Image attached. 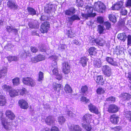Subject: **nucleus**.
I'll return each mask as SVG.
<instances>
[{
    "mask_svg": "<svg viewBox=\"0 0 131 131\" xmlns=\"http://www.w3.org/2000/svg\"><path fill=\"white\" fill-rule=\"evenodd\" d=\"M94 67L96 68H99L101 67V65L100 63L97 61L94 62Z\"/></svg>",
    "mask_w": 131,
    "mask_h": 131,
    "instance_id": "obj_59",
    "label": "nucleus"
},
{
    "mask_svg": "<svg viewBox=\"0 0 131 131\" xmlns=\"http://www.w3.org/2000/svg\"><path fill=\"white\" fill-rule=\"evenodd\" d=\"M82 125L83 128L87 131H90L92 129L90 123L88 124L82 123Z\"/></svg>",
    "mask_w": 131,
    "mask_h": 131,
    "instance_id": "obj_35",
    "label": "nucleus"
},
{
    "mask_svg": "<svg viewBox=\"0 0 131 131\" xmlns=\"http://www.w3.org/2000/svg\"><path fill=\"white\" fill-rule=\"evenodd\" d=\"M106 61L110 64L114 66H117V63L114 61L113 58L109 57H107L106 58Z\"/></svg>",
    "mask_w": 131,
    "mask_h": 131,
    "instance_id": "obj_21",
    "label": "nucleus"
},
{
    "mask_svg": "<svg viewBox=\"0 0 131 131\" xmlns=\"http://www.w3.org/2000/svg\"><path fill=\"white\" fill-rule=\"evenodd\" d=\"M22 82L25 85L31 87L34 86L36 84L35 80L30 77L23 78L22 79Z\"/></svg>",
    "mask_w": 131,
    "mask_h": 131,
    "instance_id": "obj_2",
    "label": "nucleus"
},
{
    "mask_svg": "<svg viewBox=\"0 0 131 131\" xmlns=\"http://www.w3.org/2000/svg\"><path fill=\"white\" fill-rule=\"evenodd\" d=\"M120 97L123 101H129L131 98V95L127 93H123L120 95Z\"/></svg>",
    "mask_w": 131,
    "mask_h": 131,
    "instance_id": "obj_12",
    "label": "nucleus"
},
{
    "mask_svg": "<svg viewBox=\"0 0 131 131\" xmlns=\"http://www.w3.org/2000/svg\"><path fill=\"white\" fill-rule=\"evenodd\" d=\"M120 51L119 47L117 46L114 49L113 51V53L114 54H115L118 55L120 54Z\"/></svg>",
    "mask_w": 131,
    "mask_h": 131,
    "instance_id": "obj_49",
    "label": "nucleus"
},
{
    "mask_svg": "<svg viewBox=\"0 0 131 131\" xmlns=\"http://www.w3.org/2000/svg\"><path fill=\"white\" fill-rule=\"evenodd\" d=\"M13 28H12L11 26H7L6 29L7 32L8 33H10L13 31Z\"/></svg>",
    "mask_w": 131,
    "mask_h": 131,
    "instance_id": "obj_60",
    "label": "nucleus"
},
{
    "mask_svg": "<svg viewBox=\"0 0 131 131\" xmlns=\"http://www.w3.org/2000/svg\"><path fill=\"white\" fill-rule=\"evenodd\" d=\"M98 27L99 33L100 34H103L104 31L105 29L104 27L101 25H98Z\"/></svg>",
    "mask_w": 131,
    "mask_h": 131,
    "instance_id": "obj_46",
    "label": "nucleus"
},
{
    "mask_svg": "<svg viewBox=\"0 0 131 131\" xmlns=\"http://www.w3.org/2000/svg\"><path fill=\"white\" fill-rule=\"evenodd\" d=\"M19 95L23 96L27 92V90L25 88H23L21 89H19Z\"/></svg>",
    "mask_w": 131,
    "mask_h": 131,
    "instance_id": "obj_44",
    "label": "nucleus"
},
{
    "mask_svg": "<svg viewBox=\"0 0 131 131\" xmlns=\"http://www.w3.org/2000/svg\"><path fill=\"white\" fill-rule=\"evenodd\" d=\"M108 18L109 20L114 23H115L116 21V18L115 16L113 14L109 15Z\"/></svg>",
    "mask_w": 131,
    "mask_h": 131,
    "instance_id": "obj_34",
    "label": "nucleus"
},
{
    "mask_svg": "<svg viewBox=\"0 0 131 131\" xmlns=\"http://www.w3.org/2000/svg\"><path fill=\"white\" fill-rule=\"evenodd\" d=\"M119 108L117 105L114 104H110L107 108V111L109 113H115L119 110Z\"/></svg>",
    "mask_w": 131,
    "mask_h": 131,
    "instance_id": "obj_6",
    "label": "nucleus"
},
{
    "mask_svg": "<svg viewBox=\"0 0 131 131\" xmlns=\"http://www.w3.org/2000/svg\"><path fill=\"white\" fill-rule=\"evenodd\" d=\"M92 118V115L89 113L85 114L83 116L82 119L83 121L87 122V121L91 120Z\"/></svg>",
    "mask_w": 131,
    "mask_h": 131,
    "instance_id": "obj_32",
    "label": "nucleus"
},
{
    "mask_svg": "<svg viewBox=\"0 0 131 131\" xmlns=\"http://www.w3.org/2000/svg\"><path fill=\"white\" fill-rule=\"evenodd\" d=\"M65 34L68 36V38H71L74 37V33L72 31L71 29L69 30H66L65 31Z\"/></svg>",
    "mask_w": 131,
    "mask_h": 131,
    "instance_id": "obj_28",
    "label": "nucleus"
},
{
    "mask_svg": "<svg viewBox=\"0 0 131 131\" xmlns=\"http://www.w3.org/2000/svg\"><path fill=\"white\" fill-rule=\"evenodd\" d=\"M112 129H114L115 131H119L122 129V127L120 126H117L113 127Z\"/></svg>",
    "mask_w": 131,
    "mask_h": 131,
    "instance_id": "obj_63",
    "label": "nucleus"
},
{
    "mask_svg": "<svg viewBox=\"0 0 131 131\" xmlns=\"http://www.w3.org/2000/svg\"><path fill=\"white\" fill-rule=\"evenodd\" d=\"M12 83L14 86H17L20 84V79L19 77H16L12 79Z\"/></svg>",
    "mask_w": 131,
    "mask_h": 131,
    "instance_id": "obj_33",
    "label": "nucleus"
},
{
    "mask_svg": "<svg viewBox=\"0 0 131 131\" xmlns=\"http://www.w3.org/2000/svg\"><path fill=\"white\" fill-rule=\"evenodd\" d=\"M30 61L32 63H36L38 62L36 56L31 58Z\"/></svg>",
    "mask_w": 131,
    "mask_h": 131,
    "instance_id": "obj_55",
    "label": "nucleus"
},
{
    "mask_svg": "<svg viewBox=\"0 0 131 131\" xmlns=\"http://www.w3.org/2000/svg\"><path fill=\"white\" fill-rule=\"evenodd\" d=\"M55 78L57 80L59 81L61 80L62 78V76L61 74L58 73L55 75Z\"/></svg>",
    "mask_w": 131,
    "mask_h": 131,
    "instance_id": "obj_57",
    "label": "nucleus"
},
{
    "mask_svg": "<svg viewBox=\"0 0 131 131\" xmlns=\"http://www.w3.org/2000/svg\"><path fill=\"white\" fill-rule=\"evenodd\" d=\"M106 43L105 41L102 39L100 40L98 39L97 44L100 46H103Z\"/></svg>",
    "mask_w": 131,
    "mask_h": 131,
    "instance_id": "obj_47",
    "label": "nucleus"
},
{
    "mask_svg": "<svg viewBox=\"0 0 131 131\" xmlns=\"http://www.w3.org/2000/svg\"><path fill=\"white\" fill-rule=\"evenodd\" d=\"M88 60V59L86 56H83L81 58L80 62L83 66L84 67L86 65Z\"/></svg>",
    "mask_w": 131,
    "mask_h": 131,
    "instance_id": "obj_26",
    "label": "nucleus"
},
{
    "mask_svg": "<svg viewBox=\"0 0 131 131\" xmlns=\"http://www.w3.org/2000/svg\"><path fill=\"white\" fill-rule=\"evenodd\" d=\"M119 117L116 114H113L110 116V120L111 122L114 125L117 124L118 121Z\"/></svg>",
    "mask_w": 131,
    "mask_h": 131,
    "instance_id": "obj_13",
    "label": "nucleus"
},
{
    "mask_svg": "<svg viewBox=\"0 0 131 131\" xmlns=\"http://www.w3.org/2000/svg\"><path fill=\"white\" fill-rule=\"evenodd\" d=\"M128 45L131 46V35H129L127 37V43Z\"/></svg>",
    "mask_w": 131,
    "mask_h": 131,
    "instance_id": "obj_61",
    "label": "nucleus"
},
{
    "mask_svg": "<svg viewBox=\"0 0 131 131\" xmlns=\"http://www.w3.org/2000/svg\"><path fill=\"white\" fill-rule=\"evenodd\" d=\"M124 115L126 119L131 122V111H128L126 112Z\"/></svg>",
    "mask_w": 131,
    "mask_h": 131,
    "instance_id": "obj_31",
    "label": "nucleus"
},
{
    "mask_svg": "<svg viewBox=\"0 0 131 131\" xmlns=\"http://www.w3.org/2000/svg\"><path fill=\"white\" fill-rule=\"evenodd\" d=\"M85 9L86 10L87 13L91 16V17H94L96 15L95 13H92L93 12V8L91 6L87 5L86 6Z\"/></svg>",
    "mask_w": 131,
    "mask_h": 131,
    "instance_id": "obj_20",
    "label": "nucleus"
},
{
    "mask_svg": "<svg viewBox=\"0 0 131 131\" xmlns=\"http://www.w3.org/2000/svg\"><path fill=\"white\" fill-rule=\"evenodd\" d=\"M5 114L6 116L10 120L14 119L15 117V115L14 113L10 110H7L5 112Z\"/></svg>",
    "mask_w": 131,
    "mask_h": 131,
    "instance_id": "obj_17",
    "label": "nucleus"
},
{
    "mask_svg": "<svg viewBox=\"0 0 131 131\" xmlns=\"http://www.w3.org/2000/svg\"><path fill=\"white\" fill-rule=\"evenodd\" d=\"M125 6L126 7H131V0H127L126 2Z\"/></svg>",
    "mask_w": 131,
    "mask_h": 131,
    "instance_id": "obj_62",
    "label": "nucleus"
},
{
    "mask_svg": "<svg viewBox=\"0 0 131 131\" xmlns=\"http://www.w3.org/2000/svg\"><path fill=\"white\" fill-rule=\"evenodd\" d=\"M80 101L83 102H85V103H89L90 101L89 99H87L86 97L82 96L80 98Z\"/></svg>",
    "mask_w": 131,
    "mask_h": 131,
    "instance_id": "obj_51",
    "label": "nucleus"
},
{
    "mask_svg": "<svg viewBox=\"0 0 131 131\" xmlns=\"http://www.w3.org/2000/svg\"><path fill=\"white\" fill-rule=\"evenodd\" d=\"M50 27V24L49 22L46 21L42 23L40 26V31L42 33H47Z\"/></svg>",
    "mask_w": 131,
    "mask_h": 131,
    "instance_id": "obj_5",
    "label": "nucleus"
},
{
    "mask_svg": "<svg viewBox=\"0 0 131 131\" xmlns=\"http://www.w3.org/2000/svg\"><path fill=\"white\" fill-rule=\"evenodd\" d=\"M103 73L105 77H109L111 76L112 74V69L107 65H105L103 66L102 68Z\"/></svg>",
    "mask_w": 131,
    "mask_h": 131,
    "instance_id": "obj_4",
    "label": "nucleus"
},
{
    "mask_svg": "<svg viewBox=\"0 0 131 131\" xmlns=\"http://www.w3.org/2000/svg\"><path fill=\"white\" fill-rule=\"evenodd\" d=\"M70 131H82V129L78 125H72L69 127Z\"/></svg>",
    "mask_w": 131,
    "mask_h": 131,
    "instance_id": "obj_15",
    "label": "nucleus"
},
{
    "mask_svg": "<svg viewBox=\"0 0 131 131\" xmlns=\"http://www.w3.org/2000/svg\"><path fill=\"white\" fill-rule=\"evenodd\" d=\"M7 68L6 67H4L0 70V79L7 75Z\"/></svg>",
    "mask_w": 131,
    "mask_h": 131,
    "instance_id": "obj_22",
    "label": "nucleus"
},
{
    "mask_svg": "<svg viewBox=\"0 0 131 131\" xmlns=\"http://www.w3.org/2000/svg\"><path fill=\"white\" fill-rule=\"evenodd\" d=\"M18 103L20 108L22 109L26 110L29 107L28 104L25 99H21L19 100L18 101Z\"/></svg>",
    "mask_w": 131,
    "mask_h": 131,
    "instance_id": "obj_7",
    "label": "nucleus"
},
{
    "mask_svg": "<svg viewBox=\"0 0 131 131\" xmlns=\"http://www.w3.org/2000/svg\"><path fill=\"white\" fill-rule=\"evenodd\" d=\"M7 5L9 8H14L17 9L18 8V5L12 1L9 0L7 3Z\"/></svg>",
    "mask_w": 131,
    "mask_h": 131,
    "instance_id": "obj_23",
    "label": "nucleus"
},
{
    "mask_svg": "<svg viewBox=\"0 0 131 131\" xmlns=\"http://www.w3.org/2000/svg\"><path fill=\"white\" fill-rule=\"evenodd\" d=\"M31 56V53L29 51L25 52L22 53L21 54V56L22 58H26L28 57H30Z\"/></svg>",
    "mask_w": 131,
    "mask_h": 131,
    "instance_id": "obj_45",
    "label": "nucleus"
},
{
    "mask_svg": "<svg viewBox=\"0 0 131 131\" xmlns=\"http://www.w3.org/2000/svg\"><path fill=\"white\" fill-rule=\"evenodd\" d=\"M124 2L120 1L113 5L111 7L112 10H118L122 8L124 6Z\"/></svg>",
    "mask_w": 131,
    "mask_h": 131,
    "instance_id": "obj_9",
    "label": "nucleus"
},
{
    "mask_svg": "<svg viewBox=\"0 0 131 131\" xmlns=\"http://www.w3.org/2000/svg\"><path fill=\"white\" fill-rule=\"evenodd\" d=\"M9 93L10 96L12 98L19 95L18 89H11L9 91Z\"/></svg>",
    "mask_w": 131,
    "mask_h": 131,
    "instance_id": "obj_14",
    "label": "nucleus"
},
{
    "mask_svg": "<svg viewBox=\"0 0 131 131\" xmlns=\"http://www.w3.org/2000/svg\"><path fill=\"white\" fill-rule=\"evenodd\" d=\"M38 79V81L40 82L44 79V73L40 71L39 72Z\"/></svg>",
    "mask_w": 131,
    "mask_h": 131,
    "instance_id": "obj_43",
    "label": "nucleus"
},
{
    "mask_svg": "<svg viewBox=\"0 0 131 131\" xmlns=\"http://www.w3.org/2000/svg\"><path fill=\"white\" fill-rule=\"evenodd\" d=\"M118 39L121 41L124 42L126 39L127 37L125 33L118 34L117 36Z\"/></svg>",
    "mask_w": 131,
    "mask_h": 131,
    "instance_id": "obj_25",
    "label": "nucleus"
},
{
    "mask_svg": "<svg viewBox=\"0 0 131 131\" xmlns=\"http://www.w3.org/2000/svg\"><path fill=\"white\" fill-rule=\"evenodd\" d=\"M96 20L97 23L100 24H103L104 22V18L101 16L97 17Z\"/></svg>",
    "mask_w": 131,
    "mask_h": 131,
    "instance_id": "obj_52",
    "label": "nucleus"
},
{
    "mask_svg": "<svg viewBox=\"0 0 131 131\" xmlns=\"http://www.w3.org/2000/svg\"><path fill=\"white\" fill-rule=\"evenodd\" d=\"M96 92L98 94L101 95L105 93V90L101 87H99L97 89Z\"/></svg>",
    "mask_w": 131,
    "mask_h": 131,
    "instance_id": "obj_39",
    "label": "nucleus"
},
{
    "mask_svg": "<svg viewBox=\"0 0 131 131\" xmlns=\"http://www.w3.org/2000/svg\"><path fill=\"white\" fill-rule=\"evenodd\" d=\"M3 89L6 91H8L9 90H10L11 89H12V87L9 85H7L6 84L3 85L2 86Z\"/></svg>",
    "mask_w": 131,
    "mask_h": 131,
    "instance_id": "obj_54",
    "label": "nucleus"
},
{
    "mask_svg": "<svg viewBox=\"0 0 131 131\" xmlns=\"http://www.w3.org/2000/svg\"><path fill=\"white\" fill-rule=\"evenodd\" d=\"M8 61L10 62L12 61H16L17 60V57L16 56H8L6 57Z\"/></svg>",
    "mask_w": 131,
    "mask_h": 131,
    "instance_id": "obj_38",
    "label": "nucleus"
},
{
    "mask_svg": "<svg viewBox=\"0 0 131 131\" xmlns=\"http://www.w3.org/2000/svg\"><path fill=\"white\" fill-rule=\"evenodd\" d=\"M80 90L82 93H83V94H85L88 92V87L86 85L82 86Z\"/></svg>",
    "mask_w": 131,
    "mask_h": 131,
    "instance_id": "obj_42",
    "label": "nucleus"
},
{
    "mask_svg": "<svg viewBox=\"0 0 131 131\" xmlns=\"http://www.w3.org/2000/svg\"><path fill=\"white\" fill-rule=\"evenodd\" d=\"M47 49L45 45H42L39 48V50L42 52H46Z\"/></svg>",
    "mask_w": 131,
    "mask_h": 131,
    "instance_id": "obj_53",
    "label": "nucleus"
},
{
    "mask_svg": "<svg viewBox=\"0 0 131 131\" xmlns=\"http://www.w3.org/2000/svg\"><path fill=\"white\" fill-rule=\"evenodd\" d=\"M55 120L53 116L49 115L47 116L45 120L46 123L49 126L53 125L55 124Z\"/></svg>",
    "mask_w": 131,
    "mask_h": 131,
    "instance_id": "obj_10",
    "label": "nucleus"
},
{
    "mask_svg": "<svg viewBox=\"0 0 131 131\" xmlns=\"http://www.w3.org/2000/svg\"><path fill=\"white\" fill-rule=\"evenodd\" d=\"M88 52L91 56H95L97 53V50L95 47H90L88 49Z\"/></svg>",
    "mask_w": 131,
    "mask_h": 131,
    "instance_id": "obj_24",
    "label": "nucleus"
},
{
    "mask_svg": "<svg viewBox=\"0 0 131 131\" xmlns=\"http://www.w3.org/2000/svg\"><path fill=\"white\" fill-rule=\"evenodd\" d=\"M64 90L66 93H70L72 92V90L71 87L68 84H66L64 87Z\"/></svg>",
    "mask_w": 131,
    "mask_h": 131,
    "instance_id": "obj_36",
    "label": "nucleus"
},
{
    "mask_svg": "<svg viewBox=\"0 0 131 131\" xmlns=\"http://www.w3.org/2000/svg\"><path fill=\"white\" fill-rule=\"evenodd\" d=\"M50 130L51 131H60L59 128L56 126H52Z\"/></svg>",
    "mask_w": 131,
    "mask_h": 131,
    "instance_id": "obj_64",
    "label": "nucleus"
},
{
    "mask_svg": "<svg viewBox=\"0 0 131 131\" xmlns=\"http://www.w3.org/2000/svg\"><path fill=\"white\" fill-rule=\"evenodd\" d=\"M104 25L106 27V29L107 30H109L111 28V24L108 21H106L104 22Z\"/></svg>",
    "mask_w": 131,
    "mask_h": 131,
    "instance_id": "obj_48",
    "label": "nucleus"
},
{
    "mask_svg": "<svg viewBox=\"0 0 131 131\" xmlns=\"http://www.w3.org/2000/svg\"><path fill=\"white\" fill-rule=\"evenodd\" d=\"M58 120L59 124L62 125L65 122L66 119L63 116H60L58 117Z\"/></svg>",
    "mask_w": 131,
    "mask_h": 131,
    "instance_id": "obj_41",
    "label": "nucleus"
},
{
    "mask_svg": "<svg viewBox=\"0 0 131 131\" xmlns=\"http://www.w3.org/2000/svg\"><path fill=\"white\" fill-rule=\"evenodd\" d=\"M27 12L29 14L33 16L36 14V12L35 9L30 7H28L27 8Z\"/></svg>",
    "mask_w": 131,
    "mask_h": 131,
    "instance_id": "obj_29",
    "label": "nucleus"
},
{
    "mask_svg": "<svg viewBox=\"0 0 131 131\" xmlns=\"http://www.w3.org/2000/svg\"><path fill=\"white\" fill-rule=\"evenodd\" d=\"M84 18L86 19H88V18L89 17H91V16L88 13L87 14H83L82 13L81 15Z\"/></svg>",
    "mask_w": 131,
    "mask_h": 131,
    "instance_id": "obj_58",
    "label": "nucleus"
},
{
    "mask_svg": "<svg viewBox=\"0 0 131 131\" xmlns=\"http://www.w3.org/2000/svg\"><path fill=\"white\" fill-rule=\"evenodd\" d=\"M7 103L5 97L3 95L0 96V106H4Z\"/></svg>",
    "mask_w": 131,
    "mask_h": 131,
    "instance_id": "obj_27",
    "label": "nucleus"
},
{
    "mask_svg": "<svg viewBox=\"0 0 131 131\" xmlns=\"http://www.w3.org/2000/svg\"><path fill=\"white\" fill-rule=\"evenodd\" d=\"M80 20V18L78 15H74L69 18V21L70 22H72L71 24L72 25V22L75 20Z\"/></svg>",
    "mask_w": 131,
    "mask_h": 131,
    "instance_id": "obj_30",
    "label": "nucleus"
},
{
    "mask_svg": "<svg viewBox=\"0 0 131 131\" xmlns=\"http://www.w3.org/2000/svg\"><path fill=\"white\" fill-rule=\"evenodd\" d=\"M95 81L98 85L100 84L102 85L104 84V81L103 80V76L101 75L97 76Z\"/></svg>",
    "mask_w": 131,
    "mask_h": 131,
    "instance_id": "obj_19",
    "label": "nucleus"
},
{
    "mask_svg": "<svg viewBox=\"0 0 131 131\" xmlns=\"http://www.w3.org/2000/svg\"><path fill=\"white\" fill-rule=\"evenodd\" d=\"M52 8V5L50 4H48L47 6L44 9L45 13L48 14H50L51 12V10Z\"/></svg>",
    "mask_w": 131,
    "mask_h": 131,
    "instance_id": "obj_37",
    "label": "nucleus"
},
{
    "mask_svg": "<svg viewBox=\"0 0 131 131\" xmlns=\"http://www.w3.org/2000/svg\"><path fill=\"white\" fill-rule=\"evenodd\" d=\"M36 57L38 62L43 61L45 59V56L42 54H38Z\"/></svg>",
    "mask_w": 131,
    "mask_h": 131,
    "instance_id": "obj_40",
    "label": "nucleus"
},
{
    "mask_svg": "<svg viewBox=\"0 0 131 131\" xmlns=\"http://www.w3.org/2000/svg\"><path fill=\"white\" fill-rule=\"evenodd\" d=\"M115 97L113 96H110L106 99V101L107 102H110L111 103H114L116 100Z\"/></svg>",
    "mask_w": 131,
    "mask_h": 131,
    "instance_id": "obj_50",
    "label": "nucleus"
},
{
    "mask_svg": "<svg viewBox=\"0 0 131 131\" xmlns=\"http://www.w3.org/2000/svg\"><path fill=\"white\" fill-rule=\"evenodd\" d=\"M93 7L95 10L101 13L104 12L106 8L105 6L100 1L95 2Z\"/></svg>",
    "mask_w": 131,
    "mask_h": 131,
    "instance_id": "obj_1",
    "label": "nucleus"
},
{
    "mask_svg": "<svg viewBox=\"0 0 131 131\" xmlns=\"http://www.w3.org/2000/svg\"><path fill=\"white\" fill-rule=\"evenodd\" d=\"M30 50L33 53H35L38 51L37 48L35 47L31 46L30 47Z\"/></svg>",
    "mask_w": 131,
    "mask_h": 131,
    "instance_id": "obj_56",
    "label": "nucleus"
},
{
    "mask_svg": "<svg viewBox=\"0 0 131 131\" xmlns=\"http://www.w3.org/2000/svg\"><path fill=\"white\" fill-rule=\"evenodd\" d=\"M63 87V85L61 84L57 83H53L52 85V88L54 90L57 92H59L61 89Z\"/></svg>",
    "mask_w": 131,
    "mask_h": 131,
    "instance_id": "obj_16",
    "label": "nucleus"
},
{
    "mask_svg": "<svg viewBox=\"0 0 131 131\" xmlns=\"http://www.w3.org/2000/svg\"><path fill=\"white\" fill-rule=\"evenodd\" d=\"M62 72L64 74H67L71 71L70 65L68 61H64L62 63Z\"/></svg>",
    "mask_w": 131,
    "mask_h": 131,
    "instance_id": "obj_3",
    "label": "nucleus"
},
{
    "mask_svg": "<svg viewBox=\"0 0 131 131\" xmlns=\"http://www.w3.org/2000/svg\"><path fill=\"white\" fill-rule=\"evenodd\" d=\"M1 120L2 125L5 129L8 130L11 128L10 122H7L6 119L4 118H3L2 116H1Z\"/></svg>",
    "mask_w": 131,
    "mask_h": 131,
    "instance_id": "obj_11",
    "label": "nucleus"
},
{
    "mask_svg": "<svg viewBox=\"0 0 131 131\" xmlns=\"http://www.w3.org/2000/svg\"><path fill=\"white\" fill-rule=\"evenodd\" d=\"M76 12L75 9L74 7H71L68 9L66 10L64 12L66 15L70 16L74 14Z\"/></svg>",
    "mask_w": 131,
    "mask_h": 131,
    "instance_id": "obj_18",
    "label": "nucleus"
},
{
    "mask_svg": "<svg viewBox=\"0 0 131 131\" xmlns=\"http://www.w3.org/2000/svg\"><path fill=\"white\" fill-rule=\"evenodd\" d=\"M88 107L91 112L97 115L101 114V112L99 111L98 108L92 103L89 104L88 105Z\"/></svg>",
    "mask_w": 131,
    "mask_h": 131,
    "instance_id": "obj_8",
    "label": "nucleus"
}]
</instances>
